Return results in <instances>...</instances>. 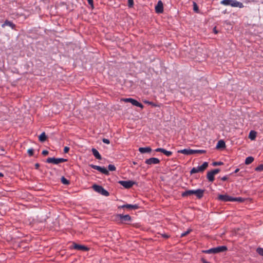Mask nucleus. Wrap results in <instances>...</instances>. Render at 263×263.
<instances>
[{"label": "nucleus", "mask_w": 263, "mask_h": 263, "mask_svg": "<svg viewBox=\"0 0 263 263\" xmlns=\"http://www.w3.org/2000/svg\"><path fill=\"white\" fill-rule=\"evenodd\" d=\"M217 199L218 200L223 202L237 201L239 202H242L245 200L244 199L241 197H233L227 194L219 195Z\"/></svg>", "instance_id": "f257e3e1"}, {"label": "nucleus", "mask_w": 263, "mask_h": 263, "mask_svg": "<svg viewBox=\"0 0 263 263\" xmlns=\"http://www.w3.org/2000/svg\"><path fill=\"white\" fill-rule=\"evenodd\" d=\"M204 190L202 189H198L196 190H187L183 192L181 194L183 197L191 196L192 195H195L198 199L201 198L203 196Z\"/></svg>", "instance_id": "f03ea898"}, {"label": "nucleus", "mask_w": 263, "mask_h": 263, "mask_svg": "<svg viewBox=\"0 0 263 263\" xmlns=\"http://www.w3.org/2000/svg\"><path fill=\"white\" fill-rule=\"evenodd\" d=\"M228 250L225 246H218L217 247L211 248L209 250H203L202 252L205 254H217L220 252H223Z\"/></svg>", "instance_id": "7ed1b4c3"}, {"label": "nucleus", "mask_w": 263, "mask_h": 263, "mask_svg": "<svg viewBox=\"0 0 263 263\" xmlns=\"http://www.w3.org/2000/svg\"><path fill=\"white\" fill-rule=\"evenodd\" d=\"M221 4L224 5H230L233 7H239L240 8L244 7L243 4L236 0H223Z\"/></svg>", "instance_id": "20e7f679"}, {"label": "nucleus", "mask_w": 263, "mask_h": 263, "mask_svg": "<svg viewBox=\"0 0 263 263\" xmlns=\"http://www.w3.org/2000/svg\"><path fill=\"white\" fill-rule=\"evenodd\" d=\"M92 188L95 191L101 194L103 196H108L109 195V192L106 190H105L101 185L95 184L92 186Z\"/></svg>", "instance_id": "39448f33"}, {"label": "nucleus", "mask_w": 263, "mask_h": 263, "mask_svg": "<svg viewBox=\"0 0 263 263\" xmlns=\"http://www.w3.org/2000/svg\"><path fill=\"white\" fill-rule=\"evenodd\" d=\"M208 166V163L204 162L201 166H199L197 167H193L190 171V174H193L199 172H204Z\"/></svg>", "instance_id": "423d86ee"}, {"label": "nucleus", "mask_w": 263, "mask_h": 263, "mask_svg": "<svg viewBox=\"0 0 263 263\" xmlns=\"http://www.w3.org/2000/svg\"><path fill=\"white\" fill-rule=\"evenodd\" d=\"M67 159L64 158H56L54 157H49L46 159V162L48 163H53L54 164H58L60 163L67 162Z\"/></svg>", "instance_id": "0eeeda50"}, {"label": "nucleus", "mask_w": 263, "mask_h": 263, "mask_svg": "<svg viewBox=\"0 0 263 263\" xmlns=\"http://www.w3.org/2000/svg\"><path fill=\"white\" fill-rule=\"evenodd\" d=\"M122 100L125 102H130L133 105L140 107L141 108H143L144 107V106L142 103L133 98H125L123 99Z\"/></svg>", "instance_id": "6e6552de"}, {"label": "nucleus", "mask_w": 263, "mask_h": 263, "mask_svg": "<svg viewBox=\"0 0 263 263\" xmlns=\"http://www.w3.org/2000/svg\"><path fill=\"white\" fill-rule=\"evenodd\" d=\"M118 220L120 221L121 223H125L126 221H130L132 220L131 217L129 215H123L118 214L117 215Z\"/></svg>", "instance_id": "1a4fd4ad"}, {"label": "nucleus", "mask_w": 263, "mask_h": 263, "mask_svg": "<svg viewBox=\"0 0 263 263\" xmlns=\"http://www.w3.org/2000/svg\"><path fill=\"white\" fill-rule=\"evenodd\" d=\"M89 166L91 168L95 169L106 175H108L109 174L108 171L104 167H101L100 166L92 164H89Z\"/></svg>", "instance_id": "9d476101"}, {"label": "nucleus", "mask_w": 263, "mask_h": 263, "mask_svg": "<svg viewBox=\"0 0 263 263\" xmlns=\"http://www.w3.org/2000/svg\"><path fill=\"white\" fill-rule=\"evenodd\" d=\"M70 249H73L83 251H88L89 250V248L87 247L84 245H79L75 242H73L72 246L70 247Z\"/></svg>", "instance_id": "9b49d317"}, {"label": "nucleus", "mask_w": 263, "mask_h": 263, "mask_svg": "<svg viewBox=\"0 0 263 263\" xmlns=\"http://www.w3.org/2000/svg\"><path fill=\"white\" fill-rule=\"evenodd\" d=\"M119 183L125 189H130L136 183V182L132 180L119 181Z\"/></svg>", "instance_id": "f8f14e48"}, {"label": "nucleus", "mask_w": 263, "mask_h": 263, "mask_svg": "<svg viewBox=\"0 0 263 263\" xmlns=\"http://www.w3.org/2000/svg\"><path fill=\"white\" fill-rule=\"evenodd\" d=\"M145 163L148 165L157 164L160 163V160L157 158H151L146 159Z\"/></svg>", "instance_id": "ddd939ff"}, {"label": "nucleus", "mask_w": 263, "mask_h": 263, "mask_svg": "<svg viewBox=\"0 0 263 263\" xmlns=\"http://www.w3.org/2000/svg\"><path fill=\"white\" fill-rule=\"evenodd\" d=\"M155 11L157 13H160L163 11V3L161 1H159L157 5L155 7Z\"/></svg>", "instance_id": "4468645a"}, {"label": "nucleus", "mask_w": 263, "mask_h": 263, "mask_svg": "<svg viewBox=\"0 0 263 263\" xmlns=\"http://www.w3.org/2000/svg\"><path fill=\"white\" fill-rule=\"evenodd\" d=\"M119 208H126L128 209H134V210H137L139 209V205L138 204H124L123 205H121L119 207Z\"/></svg>", "instance_id": "2eb2a0df"}, {"label": "nucleus", "mask_w": 263, "mask_h": 263, "mask_svg": "<svg viewBox=\"0 0 263 263\" xmlns=\"http://www.w3.org/2000/svg\"><path fill=\"white\" fill-rule=\"evenodd\" d=\"M6 26H8L12 29H15L16 25L12 22L6 20L2 25V27L5 28Z\"/></svg>", "instance_id": "dca6fc26"}, {"label": "nucleus", "mask_w": 263, "mask_h": 263, "mask_svg": "<svg viewBox=\"0 0 263 263\" xmlns=\"http://www.w3.org/2000/svg\"><path fill=\"white\" fill-rule=\"evenodd\" d=\"M155 151L156 152H161L167 157L171 156L173 154L172 152L168 151L162 148H157L155 149Z\"/></svg>", "instance_id": "f3484780"}, {"label": "nucleus", "mask_w": 263, "mask_h": 263, "mask_svg": "<svg viewBox=\"0 0 263 263\" xmlns=\"http://www.w3.org/2000/svg\"><path fill=\"white\" fill-rule=\"evenodd\" d=\"M178 153L183 154L186 155H192V149H183L179 150L178 151Z\"/></svg>", "instance_id": "a211bd4d"}, {"label": "nucleus", "mask_w": 263, "mask_h": 263, "mask_svg": "<svg viewBox=\"0 0 263 263\" xmlns=\"http://www.w3.org/2000/svg\"><path fill=\"white\" fill-rule=\"evenodd\" d=\"M92 153L94 156L99 160L102 159V157L101 155L99 154V152L95 148H92L91 149Z\"/></svg>", "instance_id": "6ab92c4d"}, {"label": "nucleus", "mask_w": 263, "mask_h": 263, "mask_svg": "<svg viewBox=\"0 0 263 263\" xmlns=\"http://www.w3.org/2000/svg\"><path fill=\"white\" fill-rule=\"evenodd\" d=\"M214 173L211 171L208 172L207 173L206 177L208 179V180L210 182H213L214 180Z\"/></svg>", "instance_id": "aec40b11"}, {"label": "nucleus", "mask_w": 263, "mask_h": 263, "mask_svg": "<svg viewBox=\"0 0 263 263\" xmlns=\"http://www.w3.org/2000/svg\"><path fill=\"white\" fill-rule=\"evenodd\" d=\"M152 149L150 147H140L139 151L141 153H150Z\"/></svg>", "instance_id": "412c9836"}, {"label": "nucleus", "mask_w": 263, "mask_h": 263, "mask_svg": "<svg viewBox=\"0 0 263 263\" xmlns=\"http://www.w3.org/2000/svg\"><path fill=\"white\" fill-rule=\"evenodd\" d=\"M226 147V143L224 141L222 140H220L218 141L217 145L216 148H224Z\"/></svg>", "instance_id": "4be33fe9"}, {"label": "nucleus", "mask_w": 263, "mask_h": 263, "mask_svg": "<svg viewBox=\"0 0 263 263\" xmlns=\"http://www.w3.org/2000/svg\"><path fill=\"white\" fill-rule=\"evenodd\" d=\"M256 137V132L254 130H251L249 135V138L251 140H254Z\"/></svg>", "instance_id": "5701e85b"}, {"label": "nucleus", "mask_w": 263, "mask_h": 263, "mask_svg": "<svg viewBox=\"0 0 263 263\" xmlns=\"http://www.w3.org/2000/svg\"><path fill=\"white\" fill-rule=\"evenodd\" d=\"M254 161V158L252 156L248 157L245 160V164L247 165L251 164Z\"/></svg>", "instance_id": "b1692460"}, {"label": "nucleus", "mask_w": 263, "mask_h": 263, "mask_svg": "<svg viewBox=\"0 0 263 263\" xmlns=\"http://www.w3.org/2000/svg\"><path fill=\"white\" fill-rule=\"evenodd\" d=\"M47 139V136L45 135V133L44 132L42 133L39 136V140L41 142H44Z\"/></svg>", "instance_id": "393cba45"}, {"label": "nucleus", "mask_w": 263, "mask_h": 263, "mask_svg": "<svg viewBox=\"0 0 263 263\" xmlns=\"http://www.w3.org/2000/svg\"><path fill=\"white\" fill-rule=\"evenodd\" d=\"M206 153V151L203 149H197L194 150L192 149V155L195 154H204Z\"/></svg>", "instance_id": "a878e982"}, {"label": "nucleus", "mask_w": 263, "mask_h": 263, "mask_svg": "<svg viewBox=\"0 0 263 263\" xmlns=\"http://www.w3.org/2000/svg\"><path fill=\"white\" fill-rule=\"evenodd\" d=\"M61 182L63 184L65 185H68L70 184V181L68 180L66 178H65L64 177H62L61 179Z\"/></svg>", "instance_id": "bb28decb"}, {"label": "nucleus", "mask_w": 263, "mask_h": 263, "mask_svg": "<svg viewBox=\"0 0 263 263\" xmlns=\"http://www.w3.org/2000/svg\"><path fill=\"white\" fill-rule=\"evenodd\" d=\"M255 171L257 172L263 171V164L259 165L255 168Z\"/></svg>", "instance_id": "cd10ccee"}, {"label": "nucleus", "mask_w": 263, "mask_h": 263, "mask_svg": "<svg viewBox=\"0 0 263 263\" xmlns=\"http://www.w3.org/2000/svg\"><path fill=\"white\" fill-rule=\"evenodd\" d=\"M193 10L196 13H199L198 7L195 2L193 3Z\"/></svg>", "instance_id": "c85d7f7f"}, {"label": "nucleus", "mask_w": 263, "mask_h": 263, "mask_svg": "<svg viewBox=\"0 0 263 263\" xmlns=\"http://www.w3.org/2000/svg\"><path fill=\"white\" fill-rule=\"evenodd\" d=\"M257 253L261 256H263V248H258L256 249Z\"/></svg>", "instance_id": "c756f323"}, {"label": "nucleus", "mask_w": 263, "mask_h": 263, "mask_svg": "<svg viewBox=\"0 0 263 263\" xmlns=\"http://www.w3.org/2000/svg\"><path fill=\"white\" fill-rule=\"evenodd\" d=\"M108 168L110 171H115L116 170V167H115V166L112 164H109L108 166Z\"/></svg>", "instance_id": "7c9ffc66"}, {"label": "nucleus", "mask_w": 263, "mask_h": 263, "mask_svg": "<svg viewBox=\"0 0 263 263\" xmlns=\"http://www.w3.org/2000/svg\"><path fill=\"white\" fill-rule=\"evenodd\" d=\"M27 153L29 157H31L33 155L34 149L33 148H30L27 151Z\"/></svg>", "instance_id": "2f4dec72"}, {"label": "nucleus", "mask_w": 263, "mask_h": 263, "mask_svg": "<svg viewBox=\"0 0 263 263\" xmlns=\"http://www.w3.org/2000/svg\"><path fill=\"white\" fill-rule=\"evenodd\" d=\"M191 231L192 230L191 229H189L186 232L182 233L181 234V237H184V236H186L187 235H188L191 232Z\"/></svg>", "instance_id": "473e14b6"}, {"label": "nucleus", "mask_w": 263, "mask_h": 263, "mask_svg": "<svg viewBox=\"0 0 263 263\" xmlns=\"http://www.w3.org/2000/svg\"><path fill=\"white\" fill-rule=\"evenodd\" d=\"M128 6L129 7H133L134 6V0H128Z\"/></svg>", "instance_id": "72a5a7b5"}, {"label": "nucleus", "mask_w": 263, "mask_h": 263, "mask_svg": "<svg viewBox=\"0 0 263 263\" xmlns=\"http://www.w3.org/2000/svg\"><path fill=\"white\" fill-rule=\"evenodd\" d=\"M223 163L222 162H221V161H219V162H214L213 163H212V165L213 166H217V165H222Z\"/></svg>", "instance_id": "f704fd0d"}, {"label": "nucleus", "mask_w": 263, "mask_h": 263, "mask_svg": "<svg viewBox=\"0 0 263 263\" xmlns=\"http://www.w3.org/2000/svg\"><path fill=\"white\" fill-rule=\"evenodd\" d=\"M144 103H146V104H149V105H152L153 106H154V107L157 106V105L155 103H154L153 102H150V101H145Z\"/></svg>", "instance_id": "c9c22d12"}, {"label": "nucleus", "mask_w": 263, "mask_h": 263, "mask_svg": "<svg viewBox=\"0 0 263 263\" xmlns=\"http://www.w3.org/2000/svg\"><path fill=\"white\" fill-rule=\"evenodd\" d=\"M5 154V149L3 146H0V155H4Z\"/></svg>", "instance_id": "e433bc0d"}, {"label": "nucleus", "mask_w": 263, "mask_h": 263, "mask_svg": "<svg viewBox=\"0 0 263 263\" xmlns=\"http://www.w3.org/2000/svg\"><path fill=\"white\" fill-rule=\"evenodd\" d=\"M87 2L88 3L89 5H90L91 6V8L93 9L94 8L93 1V0H87Z\"/></svg>", "instance_id": "4c0bfd02"}, {"label": "nucleus", "mask_w": 263, "mask_h": 263, "mask_svg": "<svg viewBox=\"0 0 263 263\" xmlns=\"http://www.w3.org/2000/svg\"><path fill=\"white\" fill-rule=\"evenodd\" d=\"M220 170L219 168H216L212 171V172L214 173V175H216L219 173Z\"/></svg>", "instance_id": "58836bf2"}, {"label": "nucleus", "mask_w": 263, "mask_h": 263, "mask_svg": "<svg viewBox=\"0 0 263 263\" xmlns=\"http://www.w3.org/2000/svg\"><path fill=\"white\" fill-rule=\"evenodd\" d=\"M102 141H103V143L107 144H109L110 143L109 140H108L107 139H106V138H103L102 139Z\"/></svg>", "instance_id": "ea45409f"}, {"label": "nucleus", "mask_w": 263, "mask_h": 263, "mask_svg": "<svg viewBox=\"0 0 263 263\" xmlns=\"http://www.w3.org/2000/svg\"><path fill=\"white\" fill-rule=\"evenodd\" d=\"M69 151V147L68 146H65L64 148V153H67Z\"/></svg>", "instance_id": "a19ab883"}, {"label": "nucleus", "mask_w": 263, "mask_h": 263, "mask_svg": "<svg viewBox=\"0 0 263 263\" xmlns=\"http://www.w3.org/2000/svg\"><path fill=\"white\" fill-rule=\"evenodd\" d=\"M49 152L47 150H44L42 151V155H44V156H46L48 154Z\"/></svg>", "instance_id": "79ce46f5"}, {"label": "nucleus", "mask_w": 263, "mask_h": 263, "mask_svg": "<svg viewBox=\"0 0 263 263\" xmlns=\"http://www.w3.org/2000/svg\"><path fill=\"white\" fill-rule=\"evenodd\" d=\"M161 236L162 237H163L164 238H168L170 237V235H168L166 234H161Z\"/></svg>", "instance_id": "37998d69"}, {"label": "nucleus", "mask_w": 263, "mask_h": 263, "mask_svg": "<svg viewBox=\"0 0 263 263\" xmlns=\"http://www.w3.org/2000/svg\"><path fill=\"white\" fill-rule=\"evenodd\" d=\"M228 178L227 176H223V177L221 178V180L222 181H226L227 180H228Z\"/></svg>", "instance_id": "c03bdc74"}, {"label": "nucleus", "mask_w": 263, "mask_h": 263, "mask_svg": "<svg viewBox=\"0 0 263 263\" xmlns=\"http://www.w3.org/2000/svg\"><path fill=\"white\" fill-rule=\"evenodd\" d=\"M201 261L202 262V263H210L209 261H206L205 259L204 258H201Z\"/></svg>", "instance_id": "a18cd8bd"}, {"label": "nucleus", "mask_w": 263, "mask_h": 263, "mask_svg": "<svg viewBox=\"0 0 263 263\" xmlns=\"http://www.w3.org/2000/svg\"><path fill=\"white\" fill-rule=\"evenodd\" d=\"M40 167V164L37 163L35 164V169H38Z\"/></svg>", "instance_id": "49530a36"}, {"label": "nucleus", "mask_w": 263, "mask_h": 263, "mask_svg": "<svg viewBox=\"0 0 263 263\" xmlns=\"http://www.w3.org/2000/svg\"><path fill=\"white\" fill-rule=\"evenodd\" d=\"M239 171V168H237L235 170V171H234V173H237V172H238V171Z\"/></svg>", "instance_id": "de8ad7c7"}, {"label": "nucleus", "mask_w": 263, "mask_h": 263, "mask_svg": "<svg viewBox=\"0 0 263 263\" xmlns=\"http://www.w3.org/2000/svg\"><path fill=\"white\" fill-rule=\"evenodd\" d=\"M0 176L1 177L4 176V175H3V174L2 173H0Z\"/></svg>", "instance_id": "09e8293b"}, {"label": "nucleus", "mask_w": 263, "mask_h": 263, "mask_svg": "<svg viewBox=\"0 0 263 263\" xmlns=\"http://www.w3.org/2000/svg\"><path fill=\"white\" fill-rule=\"evenodd\" d=\"M133 164H135V165H136V164H137V163H136V162H133Z\"/></svg>", "instance_id": "8fccbe9b"}, {"label": "nucleus", "mask_w": 263, "mask_h": 263, "mask_svg": "<svg viewBox=\"0 0 263 263\" xmlns=\"http://www.w3.org/2000/svg\"><path fill=\"white\" fill-rule=\"evenodd\" d=\"M214 32H215V33H217V31H216V30H214Z\"/></svg>", "instance_id": "3c124183"}, {"label": "nucleus", "mask_w": 263, "mask_h": 263, "mask_svg": "<svg viewBox=\"0 0 263 263\" xmlns=\"http://www.w3.org/2000/svg\"><path fill=\"white\" fill-rule=\"evenodd\" d=\"M214 32H215V33H217V31H216V30H214Z\"/></svg>", "instance_id": "603ef678"}]
</instances>
